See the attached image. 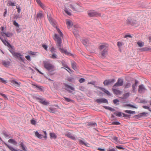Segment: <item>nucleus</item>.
<instances>
[{
  "label": "nucleus",
  "instance_id": "39",
  "mask_svg": "<svg viewBox=\"0 0 151 151\" xmlns=\"http://www.w3.org/2000/svg\"><path fill=\"white\" fill-rule=\"evenodd\" d=\"M7 5L9 6H14L15 5V4L11 1H9L7 4Z\"/></svg>",
  "mask_w": 151,
  "mask_h": 151
},
{
  "label": "nucleus",
  "instance_id": "50",
  "mask_svg": "<svg viewBox=\"0 0 151 151\" xmlns=\"http://www.w3.org/2000/svg\"><path fill=\"white\" fill-rule=\"evenodd\" d=\"M65 12L68 15H71V12L69 11H68L67 10V9H65Z\"/></svg>",
  "mask_w": 151,
  "mask_h": 151
},
{
  "label": "nucleus",
  "instance_id": "40",
  "mask_svg": "<svg viewBox=\"0 0 151 151\" xmlns=\"http://www.w3.org/2000/svg\"><path fill=\"white\" fill-rule=\"evenodd\" d=\"M117 45L120 48L122 45H124V44L120 42H117Z\"/></svg>",
  "mask_w": 151,
  "mask_h": 151
},
{
  "label": "nucleus",
  "instance_id": "62",
  "mask_svg": "<svg viewBox=\"0 0 151 151\" xmlns=\"http://www.w3.org/2000/svg\"><path fill=\"white\" fill-rule=\"evenodd\" d=\"M127 106H130L131 107H132V108H137L135 106H133V105H130V104H128L127 105Z\"/></svg>",
  "mask_w": 151,
  "mask_h": 151
},
{
  "label": "nucleus",
  "instance_id": "26",
  "mask_svg": "<svg viewBox=\"0 0 151 151\" xmlns=\"http://www.w3.org/2000/svg\"><path fill=\"white\" fill-rule=\"evenodd\" d=\"M37 18L41 19L43 17V14L41 12L38 13L37 14Z\"/></svg>",
  "mask_w": 151,
  "mask_h": 151
},
{
  "label": "nucleus",
  "instance_id": "30",
  "mask_svg": "<svg viewBox=\"0 0 151 151\" xmlns=\"http://www.w3.org/2000/svg\"><path fill=\"white\" fill-rule=\"evenodd\" d=\"M48 111L51 113H54L56 112V109L54 108H50L49 109Z\"/></svg>",
  "mask_w": 151,
  "mask_h": 151
},
{
  "label": "nucleus",
  "instance_id": "7",
  "mask_svg": "<svg viewBox=\"0 0 151 151\" xmlns=\"http://www.w3.org/2000/svg\"><path fill=\"white\" fill-rule=\"evenodd\" d=\"M123 81L122 79L121 78L118 79L117 82L114 85V86H119L123 85Z\"/></svg>",
  "mask_w": 151,
  "mask_h": 151
},
{
  "label": "nucleus",
  "instance_id": "63",
  "mask_svg": "<svg viewBox=\"0 0 151 151\" xmlns=\"http://www.w3.org/2000/svg\"><path fill=\"white\" fill-rule=\"evenodd\" d=\"M116 147L119 149H121V150H124V148L120 146H116Z\"/></svg>",
  "mask_w": 151,
  "mask_h": 151
},
{
  "label": "nucleus",
  "instance_id": "17",
  "mask_svg": "<svg viewBox=\"0 0 151 151\" xmlns=\"http://www.w3.org/2000/svg\"><path fill=\"white\" fill-rule=\"evenodd\" d=\"M47 15L48 19L50 23L52 25L54 26L55 25V23L53 22L52 19L50 17V14H47Z\"/></svg>",
  "mask_w": 151,
  "mask_h": 151
},
{
  "label": "nucleus",
  "instance_id": "61",
  "mask_svg": "<svg viewBox=\"0 0 151 151\" xmlns=\"http://www.w3.org/2000/svg\"><path fill=\"white\" fill-rule=\"evenodd\" d=\"M25 58L28 60H29V61L31 60L30 58V57L28 55V56H26Z\"/></svg>",
  "mask_w": 151,
  "mask_h": 151
},
{
  "label": "nucleus",
  "instance_id": "14",
  "mask_svg": "<svg viewBox=\"0 0 151 151\" xmlns=\"http://www.w3.org/2000/svg\"><path fill=\"white\" fill-rule=\"evenodd\" d=\"M127 23L129 24H136L137 23V21L136 20H133L132 19H128L127 20Z\"/></svg>",
  "mask_w": 151,
  "mask_h": 151
},
{
  "label": "nucleus",
  "instance_id": "23",
  "mask_svg": "<svg viewBox=\"0 0 151 151\" xmlns=\"http://www.w3.org/2000/svg\"><path fill=\"white\" fill-rule=\"evenodd\" d=\"M99 88L101 90L103 91L104 92L106 93L107 95H110V93L107 90H106V89L104 88H103L101 87H99Z\"/></svg>",
  "mask_w": 151,
  "mask_h": 151
},
{
  "label": "nucleus",
  "instance_id": "59",
  "mask_svg": "<svg viewBox=\"0 0 151 151\" xmlns=\"http://www.w3.org/2000/svg\"><path fill=\"white\" fill-rule=\"evenodd\" d=\"M42 47L46 50H47V47L46 45H42Z\"/></svg>",
  "mask_w": 151,
  "mask_h": 151
},
{
  "label": "nucleus",
  "instance_id": "11",
  "mask_svg": "<svg viewBox=\"0 0 151 151\" xmlns=\"http://www.w3.org/2000/svg\"><path fill=\"white\" fill-rule=\"evenodd\" d=\"M1 35L3 36H4V35H5V36L8 37H9L12 36V33L10 32H1L0 33Z\"/></svg>",
  "mask_w": 151,
  "mask_h": 151
},
{
  "label": "nucleus",
  "instance_id": "12",
  "mask_svg": "<svg viewBox=\"0 0 151 151\" xmlns=\"http://www.w3.org/2000/svg\"><path fill=\"white\" fill-rule=\"evenodd\" d=\"M11 83L13 84L15 86L19 87L20 86L21 83L20 82H17L14 80H12L11 81Z\"/></svg>",
  "mask_w": 151,
  "mask_h": 151
},
{
  "label": "nucleus",
  "instance_id": "33",
  "mask_svg": "<svg viewBox=\"0 0 151 151\" xmlns=\"http://www.w3.org/2000/svg\"><path fill=\"white\" fill-rule=\"evenodd\" d=\"M137 43L139 46L140 47H142L144 45V42H137Z\"/></svg>",
  "mask_w": 151,
  "mask_h": 151
},
{
  "label": "nucleus",
  "instance_id": "54",
  "mask_svg": "<svg viewBox=\"0 0 151 151\" xmlns=\"http://www.w3.org/2000/svg\"><path fill=\"white\" fill-rule=\"evenodd\" d=\"M78 141H79V142L82 145H86V144L85 142H84L83 141H82L81 140H80V139Z\"/></svg>",
  "mask_w": 151,
  "mask_h": 151
},
{
  "label": "nucleus",
  "instance_id": "24",
  "mask_svg": "<svg viewBox=\"0 0 151 151\" xmlns=\"http://www.w3.org/2000/svg\"><path fill=\"white\" fill-rule=\"evenodd\" d=\"M62 65L64 67L67 68L69 70L71 71V70L70 68L68 66L67 64L65 63V62H63L62 63Z\"/></svg>",
  "mask_w": 151,
  "mask_h": 151
},
{
  "label": "nucleus",
  "instance_id": "15",
  "mask_svg": "<svg viewBox=\"0 0 151 151\" xmlns=\"http://www.w3.org/2000/svg\"><path fill=\"white\" fill-rule=\"evenodd\" d=\"M39 100L40 103L44 105H47L49 104L48 102L42 99H39Z\"/></svg>",
  "mask_w": 151,
  "mask_h": 151
},
{
  "label": "nucleus",
  "instance_id": "21",
  "mask_svg": "<svg viewBox=\"0 0 151 151\" xmlns=\"http://www.w3.org/2000/svg\"><path fill=\"white\" fill-rule=\"evenodd\" d=\"M66 135L68 137L74 140H75L76 139V138L74 136L70 133H68Z\"/></svg>",
  "mask_w": 151,
  "mask_h": 151
},
{
  "label": "nucleus",
  "instance_id": "47",
  "mask_svg": "<svg viewBox=\"0 0 151 151\" xmlns=\"http://www.w3.org/2000/svg\"><path fill=\"white\" fill-rule=\"evenodd\" d=\"M43 9H45L46 7L45 5L41 3L39 5Z\"/></svg>",
  "mask_w": 151,
  "mask_h": 151
},
{
  "label": "nucleus",
  "instance_id": "55",
  "mask_svg": "<svg viewBox=\"0 0 151 151\" xmlns=\"http://www.w3.org/2000/svg\"><path fill=\"white\" fill-rule=\"evenodd\" d=\"M115 150L113 148H109L108 149V151H115Z\"/></svg>",
  "mask_w": 151,
  "mask_h": 151
},
{
  "label": "nucleus",
  "instance_id": "35",
  "mask_svg": "<svg viewBox=\"0 0 151 151\" xmlns=\"http://www.w3.org/2000/svg\"><path fill=\"white\" fill-rule=\"evenodd\" d=\"M51 58H52V59H55L57 58V55L55 53H52V54L51 56Z\"/></svg>",
  "mask_w": 151,
  "mask_h": 151
},
{
  "label": "nucleus",
  "instance_id": "10",
  "mask_svg": "<svg viewBox=\"0 0 151 151\" xmlns=\"http://www.w3.org/2000/svg\"><path fill=\"white\" fill-rule=\"evenodd\" d=\"M115 82V80L114 79H112V80H106L104 82V84L105 85H108L109 84H111L112 83H114Z\"/></svg>",
  "mask_w": 151,
  "mask_h": 151
},
{
  "label": "nucleus",
  "instance_id": "60",
  "mask_svg": "<svg viewBox=\"0 0 151 151\" xmlns=\"http://www.w3.org/2000/svg\"><path fill=\"white\" fill-rule=\"evenodd\" d=\"M64 98L65 99V100L67 102H69L71 101V99L69 98L66 97H64Z\"/></svg>",
  "mask_w": 151,
  "mask_h": 151
},
{
  "label": "nucleus",
  "instance_id": "64",
  "mask_svg": "<svg viewBox=\"0 0 151 151\" xmlns=\"http://www.w3.org/2000/svg\"><path fill=\"white\" fill-rule=\"evenodd\" d=\"M16 8L17 9V12L18 13H19L21 11V9L19 7H18L17 6L16 7Z\"/></svg>",
  "mask_w": 151,
  "mask_h": 151
},
{
  "label": "nucleus",
  "instance_id": "46",
  "mask_svg": "<svg viewBox=\"0 0 151 151\" xmlns=\"http://www.w3.org/2000/svg\"><path fill=\"white\" fill-rule=\"evenodd\" d=\"M30 122L33 125H35L36 124V121L33 119H32Z\"/></svg>",
  "mask_w": 151,
  "mask_h": 151
},
{
  "label": "nucleus",
  "instance_id": "1",
  "mask_svg": "<svg viewBox=\"0 0 151 151\" xmlns=\"http://www.w3.org/2000/svg\"><path fill=\"white\" fill-rule=\"evenodd\" d=\"M108 45L106 43H103L99 47L100 53L101 58H104L107 54Z\"/></svg>",
  "mask_w": 151,
  "mask_h": 151
},
{
  "label": "nucleus",
  "instance_id": "27",
  "mask_svg": "<svg viewBox=\"0 0 151 151\" xmlns=\"http://www.w3.org/2000/svg\"><path fill=\"white\" fill-rule=\"evenodd\" d=\"M8 142L9 143H12L14 145H16L17 144V142H16L14 139H10L8 140Z\"/></svg>",
  "mask_w": 151,
  "mask_h": 151
},
{
  "label": "nucleus",
  "instance_id": "45",
  "mask_svg": "<svg viewBox=\"0 0 151 151\" xmlns=\"http://www.w3.org/2000/svg\"><path fill=\"white\" fill-rule=\"evenodd\" d=\"M55 50V48L53 47H52L50 49V51L52 53H53L56 52Z\"/></svg>",
  "mask_w": 151,
  "mask_h": 151
},
{
  "label": "nucleus",
  "instance_id": "19",
  "mask_svg": "<svg viewBox=\"0 0 151 151\" xmlns=\"http://www.w3.org/2000/svg\"><path fill=\"white\" fill-rule=\"evenodd\" d=\"M50 138L53 139H56L57 137V136L55 133L53 132H51L50 133Z\"/></svg>",
  "mask_w": 151,
  "mask_h": 151
},
{
  "label": "nucleus",
  "instance_id": "34",
  "mask_svg": "<svg viewBox=\"0 0 151 151\" xmlns=\"http://www.w3.org/2000/svg\"><path fill=\"white\" fill-rule=\"evenodd\" d=\"M66 23L67 25L70 27L72 25L71 22L70 20L66 21Z\"/></svg>",
  "mask_w": 151,
  "mask_h": 151
},
{
  "label": "nucleus",
  "instance_id": "8",
  "mask_svg": "<svg viewBox=\"0 0 151 151\" xmlns=\"http://www.w3.org/2000/svg\"><path fill=\"white\" fill-rule=\"evenodd\" d=\"M146 90L143 85H140L139 86L138 91L139 93H144Z\"/></svg>",
  "mask_w": 151,
  "mask_h": 151
},
{
  "label": "nucleus",
  "instance_id": "32",
  "mask_svg": "<svg viewBox=\"0 0 151 151\" xmlns=\"http://www.w3.org/2000/svg\"><path fill=\"white\" fill-rule=\"evenodd\" d=\"M129 96V93H127L124 94L122 97V98L126 99L128 98Z\"/></svg>",
  "mask_w": 151,
  "mask_h": 151
},
{
  "label": "nucleus",
  "instance_id": "22",
  "mask_svg": "<svg viewBox=\"0 0 151 151\" xmlns=\"http://www.w3.org/2000/svg\"><path fill=\"white\" fill-rule=\"evenodd\" d=\"M35 135L37 137L40 139L42 138L43 137L42 135L39 134V133L37 131L35 132Z\"/></svg>",
  "mask_w": 151,
  "mask_h": 151
},
{
  "label": "nucleus",
  "instance_id": "6",
  "mask_svg": "<svg viewBox=\"0 0 151 151\" xmlns=\"http://www.w3.org/2000/svg\"><path fill=\"white\" fill-rule=\"evenodd\" d=\"M11 52L12 53L14 57L18 59L19 58L22 61H23L24 58V57H23V55H22L20 53L15 52L13 51H11Z\"/></svg>",
  "mask_w": 151,
  "mask_h": 151
},
{
  "label": "nucleus",
  "instance_id": "3",
  "mask_svg": "<svg viewBox=\"0 0 151 151\" xmlns=\"http://www.w3.org/2000/svg\"><path fill=\"white\" fill-rule=\"evenodd\" d=\"M69 7L73 10L77 12H81L83 10V7L76 3H71L70 4Z\"/></svg>",
  "mask_w": 151,
  "mask_h": 151
},
{
  "label": "nucleus",
  "instance_id": "57",
  "mask_svg": "<svg viewBox=\"0 0 151 151\" xmlns=\"http://www.w3.org/2000/svg\"><path fill=\"white\" fill-rule=\"evenodd\" d=\"M0 81L4 83H6V81L2 78H0Z\"/></svg>",
  "mask_w": 151,
  "mask_h": 151
},
{
  "label": "nucleus",
  "instance_id": "9",
  "mask_svg": "<svg viewBox=\"0 0 151 151\" xmlns=\"http://www.w3.org/2000/svg\"><path fill=\"white\" fill-rule=\"evenodd\" d=\"M96 101L99 104L101 103H108L107 100L104 98L97 99L96 100Z\"/></svg>",
  "mask_w": 151,
  "mask_h": 151
},
{
  "label": "nucleus",
  "instance_id": "18",
  "mask_svg": "<svg viewBox=\"0 0 151 151\" xmlns=\"http://www.w3.org/2000/svg\"><path fill=\"white\" fill-rule=\"evenodd\" d=\"M71 65L72 68L75 70H76L77 68V64L76 62L74 61H73L71 62Z\"/></svg>",
  "mask_w": 151,
  "mask_h": 151
},
{
  "label": "nucleus",
  "instance_id": "51",
  "mask_svg": "<svg viewBox=\"0 0 151 151\" xmlns=\"http://www.w3.org/2000/svg\"><path fill=\"white\" fill-rule=\"evenodd\" d=\"M79 82L81 83H83L85 81V79L83 78H81L79 81Z\"/></svg>",
  "mask_w": 151,
  "mask_h": 151
},
{
  "label": "nucleus",
  "instance_id": "49",
  "mask_svg": "<svg viewBox=\"0 0 151 151\" xmlns=\"http://www.w3.org/2000/svg\"><path fill=\"white\" fill-rule=\"evenodd\" d=\"M73 33L76 37H78L79 35L78 34L77 32L76 31H73Z\"/></svg>",
  "mask_w": 151,
  "mask_h": 151
},
{
  "label": "nucleus",
  "instance_id": "37",
  "mask_svg": "<svg viewBox=\"0 0 151 151\" xmlns=\"http://www.w3.org/2000/svg\"><path fill=\"white\" fill-rule=\"evenodd\" d=\"M88 125L89 126H93L96 125V123L89 122Z\"/></svg>",
  "mask_w": 151,
  "mask_h": 151
},
{
  "label": "nucleus",
  "instance_id": "25",
  "mask_svg": "<svg viewBox=\"0 0 151 151\" xmlns=\"http://www.w3.org/2000/svg\"><path fill=\"white\" fill-rule=\"evenodd\" d=\"M113 91L114 93L116 95L120 94L122 93V91L119 90L114 89Z\"/></svg>",
  "mask_w": 151,
  "mask_h": 151
},
{
  "label": "nucleus",
  "instance_id": "2",
  "mask_svg": "<svg viewBox=\"0 0 151 151\" xmlns=\"http://www.w3.org/2000/svg\"><path fill=\"white\" fill-rule=\"evenodd\" d=\"M54 40L57 42V45L59 48L60 52L62 53H64L66 55H68V52L65 50H64L63 49L61 48V39L60 37H59L58 35L57 34L55 35Z\"/></svg>",
  "mask_w": 151,
  "mask_h": 151
},
{
  "label": "nucleus",
  "instance_id": "4",
  "mask_svg": "<svg viewBox=\"0 0 151 151\" xmlns=\"http://www.w3.org/2000/svg\"><path fill=\"white\" fill-rule=\"evenodd\" d=\"M44 66L45 68L49 72L55 70L54 66L49 63L44 62Z\"/></svg>",
  "mask_w": 151,
  "mask_h": 151
},
{
  "label": "nucleus",
  "instance_id": "44",
  "mask_svg": "<svg viewBox=\"0 0 151 151\" xmlns=\"http://www.w3.org/2000/svg\"><path fill=\"white\" fill-rule=\"evenodd\" d=\"M65 87L67 88H70V89L71 90H74V88L71 86H70L68 85H65Z\"/></svg>",
  "mask_w": 151,
  "mask_h": 151
},
{
  "label": "nucleus",
  "instance_id": "53",
  "mask_svg": "<svg viewBox=\"0 0 151 151\" xmlns=\"http://www.w3.org/2000/svg\"><path fill=\"white\" fill-rule=\"evenodd\" d=\"M13 24L17 27H19V25L18 24L17 22L15 21L13 22Z\"/></svg>",
  "mask_w": 151,
  "mask_h": 151
},
{
  "label": "nucleus",
  "instance_id": "48",
  "mask_svg": "<svg viewBox=\"0 0 151 151\" xmlns=\"http://www.w3.org/2000/svg\"><path fill=\"white\" fill-rule=\"evenodd\" d=\"M112 124L113 125H119L120 123L118 122H112Z\"/></svg>",
  "mask_w": 151,
  "mask_h": 151
},
{
  "label": "nucleus",
  "instance_id": "42",
  "mask_svg": "<svg viewBox=\"0 0 151 151\" xmlns=\"http://www.w3.org/2000/svg\"><path fill=\"white\" fill-rule=\"evenodd\" d=\"M28 54L30 55H35L36 52H32V51H29L28 52Z\"/></svg>",
  "mask_w": 151,
  "mask_h": 151
},
{
  "label": "nucleus",
  "instance_id": "36",
  "mask_svg": "<svg viewBox=\"0 0 151 151\" xmlns=\"http://www.w3.org/2000/svg\"><path fill=\"white\" fill-rule=\"evenodd\" d=\"M131 84L129 83H127L124 86L125 88H128L130 87Z\"/></svg>",
  "mask_w": 151,
  "mask_h": 151
},
{
  "label": "nucleus",
  "instance_id": "43",
  "mask_svg": "<svg viewBox=\"0 0 151 151\" xmlns=\"http://www.w3.org/2000/svg\"><path fill=\"white\" fill-rule=\"evenodd\" d=\"M0 95H1V96H2L3 97L5 100H8V98L4 94H3V93H0Z\"/></svg>",
  "mask_w": 151,
  "mask_h": 151
},
{
  "label": "nucleus",
  "instance_id": "58",
  "mask_svg": "<svg viewBox=\"0 0 151 151\" xmlns=\"http://www.w3.org/2000/svg\"><path fill=\"white\" fill-rule=\"evenodd\" d=\"M127 37H129L130 38H132V36L131 35H126L124 37L125 38H126Z\"/></svg>",
  "mask_w": 151,
  "mask_h": 151
},
{
  "label": "nucleus",
  "instance_id": "5",
  "mask_svg": "<svg viewBox=\"0 0 151 151\" xmlns=\"http://www.w3.org/2000/svg\"><path fill=\"white\" fill-rule=\"evenodd\" d=\"M88 16L91 17L100 16L101 15L100 13H98L93 10H91L88 11Z\"/></svg>",
  "mask_w": 151,
  "mask_h": 151
},
{
  "label": "nucleus",
  "instance_id": "38",
  "mask_svg": "<svg viewBox=\"0 0 151 151\" xmlns=\"http://www.w3.org/2000/svg\"><path fill=\"white\" fill-rule=\"evenodd\" d=\"M56 29H57V30L59 34H60V37H63V34L62 32H61L60 30V29L58 28H56Z\"/></svg>",
  "mask_w": 151,
  "mask_h": 151
},
{
  "label": "nucleus",
  "instance_id": "41",
  "mask_svg": "<svg viewBox=\"0 0 151 151\" xmlns=\"http://www.w3.org/2000/svg\"><path fill=\"white\" fill-rule=\"evenodd\" d=\"M124 112L128 114H133L135 113L134 111H132L130 110H126Z\"/></svg>",
  "mask_w": 151,
  "mask_h": 151
},
{
  "label": "nucleus",
  "instance_id": "13",
  "mask_svg": "<svg viewBox=\"0 0 151 151\" xmlns=\"http://www.w3.org/2000/svg\"><path fill=\"white\" fill-rule=\"evenodd\" d=\"M0 39L1 40L2 42L5 45L9 47H12L11 45L9 44V43L7 42L5 40H4L2 39L1 38V37H0Z\"/></svg>",
  "mask_w": 151,
  "mask_h": 151
},
{
  "label": "nucleus",
  "instance_id": "29",
  "mask_svg": "<svg viewBox=\"0 0 151 151\" xmlns=\"http://www.w3.org/2000/svg\"><path fill=\"white\" fill-rule=\"evenodd\" d=\"M104 107L106 109H108L110 111H115V110L114 108L111 107L107 106H104Z\"/></svg>",
  "mask_w": 151,
  "mask_h": 151
},
{
  "label": "nucleus",
  "instance_id": "31",
  "mask_svg": "<svg viewBox=\"0 0 151 151\" xmlns=\"http://www.w3.org/2000/svg\"><path fill=\"white\" fill-rule=\"evenodd\" d=\"M5 144L11 151H15V149L13 147L9 145L6 143H5Z\"/></svg>",
  "mask_w": 151,
  "mask_h": 151
},
{
  "label": "nucleus",
  "instance_id": "16",
  "mask_svg": "<svg viewBox=\"0 0 151 151\" xmlns=\"http://www.w3.org/2000/svg\"><path fill=\"white\" fill-rule=\"evenodd\" d=\"M82 42L84 45L86 46H88L91 43L89 40L87 39L83 40H82Z\"/></svg>",
  "mask_w": 151,
  "mask_h": 151
},
{
  "label": "nucleus",
  "instance_id": "56",
  "mask_svg": "<svg viewBox=\"0 0 151 151\" xmlns=\"http://www.w3.org/2000/svg\"><path fill=\"white\" fill-rule=\"evenodd\" d=\"M143 108L145 109H148L151 112V110L150 109L149 107L147 106H144Z\"/></svg>",
  "mask_w": 151,
  "mask_h": 151
},
{
  "label": "nucleus",
  "instance_id": "20",
  "mask_svg": "<svg viewBox=\"0 0 151 151\" xmlns=\"http://www.w3.org/2000/svg\"><path fill=\"white\" fill-rule=\"evenodd\" d=\"M116 116L120 117H121L122 116H127V115L124 114L122 113L121 112H118L117 113H116Z\"/></svg>",
  "mask_w": 151,
  "mask_h": 151
},
{
  "label": "nucleus",
  "instance_id": "52",
  "mask_svg": "<svg viewBox=\"0 0 151 151\" xmlns=\"http://www.w3.org/2000/svg\"><path fill=\"white\" fill-rule=\"evenodd\" d=\"M119 102V101L117 99H114L113 100V102L115 104H117V103Z\"/></svg>",
  "mask_w": 151,
  "mask_h": 151
},
{
  "label": "nucleus",
  "instance_id": "28",
  "mask_svg": "<svg viewBox=\"0 0 151 151\" xmlns=\"http://www.w3.org/2000/svg\"><path fill=\"white\" fill-rule=\"evenodd\" d=\"M20 146L22 149L24 151H27V148L24 145L23 143H21L20 144Z\"/></svg>",
  "mask_w": 151,
  "mask_h": 151
}]
</instances>
